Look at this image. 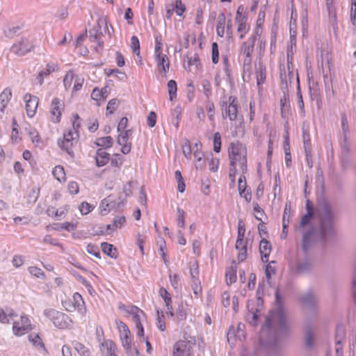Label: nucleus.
<instances>
[{
    "mask_svg": "<svg viewBox=\"0 0 356 356\" xmlns=\"http://www.w3.org/2000/svg\"><path fill=\"white\" fill-rule=\"evenodd\" d=\"M107 30L108 35H111L108 29V24L106 20L99 19L97 21L96 24L92 29L89 31V38L91 42H97V45L95 47L97 52H101L103 49L104 42L102 40V36L104 32Z\"/></svg>",
    "mask_w": 356,
    "mask_h": 356,
    "instance_id": "39448f33",
    "label": "nucleus"
},
{
    "mask_svg": "<svg viewBox=\"0 0 356 356\" xmlns=\"http://www.w3.org/2000/svg\"><path fill=\"white\" fill-rule=\"evenodd\" d=\"M29 272L33 276L38 278L41 277L42 276H44V273L42 272V270L40 268L35 266L29 267Z\"/></svg>",
    "mask_w": 356,
    "mask_h": 356,
    "instance_id": "774afa93",
    "label": "nucleus"
},
{
    "mask_svg": "<svg viewBox=\"0 0 356 356\" xmlns=\"http://www.w3.org/2000/svg\"><path fill=\"white\" fill-rule=\"evenodd\" d=\"M28 134L33 143L38 144L40 142L39 134L35 129L30 128Z\"/></svg>",
    "mask_w": 356,
    "mask_h": 356,
    "instance_id": "bf43d9fd",
    "label": "nucleus"
},
{
    "mask_svg": "<svg viewBox=\"0 0 356 356\" xmlns=\"http://www.w3.org/2000/svg\"><path fill=\"white\" fill-rule=\"evenodd\" d=\"M115 206L116 202L113 200V195H108L101 202L99 209L102 215L107 214L111 209H114Z\"/></svg>",
    "mask_w": 356,
    "mask_h": 356,
    "instance_id": "dca6fc26",
    "label": "nucleus"
},
{
    "mask_svg": "<svg viewBox=\"0 0 356 356\" xmlns=\"http://www.w3.org/2000/svg\"><path fill=\"white\" fill-rule=\"evenodd\" d=\"M110 159V154L106 152L103 149H98L96 152V165L98 167L104 166L108 163Z\"/></svg>",
    "mask_w": 356,
    "mask_h": 356,
    "instance_id": "b1692460",
    "label": "nucleus"
},
{
    "mask_svg": "<svg viewBox=\"0 0 356 356\" xmlns=\"http://www.w3.org/2000/svg\"><path fill=\"white\" fill-rule=\"evenodd\" d=\"M213 150L218 153L221 149V136L219 132H216L213 135Z\"/></svg>",
    "mask_w": 356,
    "mask_h": 356,
    "instance_id": "a19ab883",
    "label": "nucleus"
},
{
    "mask_svg": "<svg viewBox=\"0 0 356 356\" xmlns=\"http://www.w3.org/2000/svg\"><path fill=\"white\" fill-rule=\"evenodd\" d=\"M113 140L111 136H106L99 138L95 142L97 146L102 147L104 148H109L113 145Z\"/></svg>",
    "mask_w": 356,
    "mask_h": 356,
    "instance_id": "72a5a7b5",
    "label": "nucleus"
},
{
    "mask_svg": "<svg viewBox=\"0 0 356 356\" xmlns=\"http://www.w3.org/2000/svg\"><path fill=\"white\" fill-rule=\"evenodd\" d=\"M155 60L159 67L161 68V70L166 73L169 70L170 62L168 56L163 53H158L155 55Z\"/></svg>",
    "mask_w": 356,
    "mask_h": 356,
    "instance_id": "4be33fe9",
    "label": "nucleus"
},
{
    "mask_svg": "<svg viewBox=\"0 0 356 356\" xmlns=\"http://www.w3.org/2000/svg\"><path fill=\"white\" fill-rule=\"evenodd\" d=\"M305 346L307 348H312L314 344V332L312 327L307 325L304 328Z\"/></svg>",
    "mask_w": 356,
    "mask_h": 356,
    "instance_id": "6ab92c4d",
    "label": "nucleus"
},
{
    "mask_svg": "<svg viewBox=\"0 0 356 356\" xmlns=\"http://www.w3.org/2000/svg\"><path fill=\"white\" fill-rule=\"evenodd\" d=\"M77 140H63L61 143L58 142V145L63 149H64L69 155L73 156L74 153L72 150V147L76 145Z\"/></svg>",
    "mask_w": 356,
    "mask_h": 356,
    "instance_id": "473e14b6",
    "label": "nucleus"
},
{
    "mask_svg": "<svg viewBox=\"0 0 356 356\" xmlns=\"http://www.w3.org/2000/svg\"><path fill=\"white\" fill-rule=\"evenodd\" d=\"M74 78V75L72 70H70L66 73L63 79V84L66 89L71 87Z\"/></svg>",
    "mask_w": 356,
    "mask_h": 356,
    "instance_id": "37998d69",
    "label": "nucleus"
},
{
    "mask_svg": "<svg viewBox=\"0 0 356 356\" xmlns=\"http://www.w3.org/2000/svg\"><path fill=\"white\" fill-rule=\"evenodd\" d=\"M44 315L58 329H67L72 326V320L63 312L54 309H46L44 311Z\"/></svg>",
    "mask_w": 356,
    "mask_h": 356,
    "instance_id": "20e7f679",
    "label": "nucleus"
},
{
    "mask_svg": "<svg viewBox=\"0 0 356 356\" xmlns=\"http://www.w3.org/2000/svg\"><path fill=\"white\" fill-rule=\"evenodd\" d=\"M212 62L216 64L219 60L218 46L216 42L212 43Z\"/></svg>",
    "mask_w": 356,
    "mask_h": 356,
    "instance_id": "6e6d98bb",
    "label": "nucleus"
},
{
    "mask_svg": "<svg viewBox=\"0 0 356 356\" xmlns=\"http://www.w3.org/2000/svg\"><path fill=\"white\" fill-rule=\"evenodd\" d=\"M131 188H132V181H128L124 186H123V193L124 194V197L122 198V195L119 196V199L121 200V202L123 203L124 200H126L127 197L129 196L131 194Z\"/></svg>",
    "mask_w": 356,
    "mask_h": 356,
    "instance_id": "a18cd8bd",
    "label": "nucleus"
},
{
    "mask_svg": "<svg viewBox=\"0 0 356 356\" xmlns=\"http://www.w3.org/2000/svg\"><path fill=\"white\" fill-rule=\"evenodd\" d=\"M12 96L10 89L6 88L0 94V113H3L5 108Z\"/></svg>",
    "mask_w": 356,
    "mask_h": 356,
    "instance_id": "393cba45",
    "label": "nucleus"
},
{
    "mask_svg": "<svg viewBox=\"0 0 356 356\" xmlns=\"http://www.w3.org/2000/svg\"><path fill=\"white\" fill-rule=\"evenodd\" d=\"M86 250L89 254L95 256L97 258H101L100 252L97 245L93 244H88L87 245Z\"/></svg>",
    "mask_w": 356,
    "mask_h": 356,
    "instance_id": "8fccbe9b",
    "label": "nucleus"
},
{
    "mask_svg": "<svg viewBox=\"0 0 356 356\" xmlns=\"http://www.w3.org/2000/svg\"><path fill=\"white\" fill-rule=\"evenodd\" d=\"M126 222L124 216H117L113 219V224L115 229L122 227Z\"/></svg>",
    "mask_w": 356,
    "mask_h": 356,
    "instance_id": "e2e57ef3",
    "label": "nucleus"
},
{
    "mask_svg": "<svg viewBox=\"0 0 356 356\" xmlns=\"http://www.w3.org/2000/svg\"><path fill=\"white\" fill-rule=\"evenodd\" d=\"M222 118L228 117L230 121L237 119L238 115V102L234 96H230L227 102H223L222 104Z\"/></svg>",
    "mask_w": 356,
    "mask_h": 356,
    "instance_id": "423d86ee",
    "label": "nucleus"
},
{
    "mask_svg": "<svg viewBox=\"0 0 356 356\" xmlns=\"http://www.w3.org/2000/svg\"><path fill=\"white\" fill-rule=\"evenodd\" d=\"M79 210L82 214L86 215L91 211L92 206L89 203L83 202L79 206Z\"/></svg>",
    "mask_w": 356,
    "mask_h": 356,
    "instance_id": "338daca9",
    "label": "nucleus"
},
{
    "mask_svg": "<svg viewBox=\"0 0 356 356\" xmlns=\"http://www.w3.org/2000/svg\"><path fill=\"white\" fill-rule=\"evenodd\" d=\"M206 111H207L209 119L213 121L215 114L213 103L208 102L206 105Z\"/></svg>",
    "mask_w": 356,
    "mask_h": 356,
    "instance_id": "680f3d73",
    "label": "nucleus"
},
{
    "mask_svg": "<svg viewBox=\"0 0 356 356\" xmlns=\"http://www.w3.org/2000/svg\"><path fill=\"white\" fill-rule=\"evenodd\" d=\"M313 235V229H310L304 233L302 241V249L305 252H307L312 246V236Z\"/></svg>",
    "mask_w": 356,
    "mask_h": 356,
    "instance_id": "bb28decb",
    "label": "nucleus"
},
{
    "mask_svg": "<svg viewBox=\"0 0 356 356\" xmlns=\"http://www.w3.org/2000/svg\"><path fill=\"white\" fill-rule=\"evenodd\" d=\"M122 345L125 349L127 354L129 355L131 351V339L130 338V331H127L120 334Z\"/></svg>",
    "mask_w": 356,
    "mask_h": 356,
    "instance_id": "cd10ccee",
    "label": "nucleus"
},
{
    "mask_svg": "<svg viewBox=\"0 0 356 356\" xmlns=\"http://www.w3.org/2000/svg\"><path fill=\"white\" fill-rule=\"evenodd\" d=\"M254 48L248 46L246 43H243L241 47V54L245 57H251L252 56Z\"/></svg>",
    "mask_w": 356,
    "mask_h": 356,
    "instance_id": "49530a36",
    "label": "nucleus"
},
{
    "mask_svg": "<svg viewBox=\"0 0 356 356\" xmlns=\"http://www.w3.org/2000/svg\"><path fill=\"white\" fill-rule=\"evenodd\" d=\"M58 70V66L55 63H49L47 64L46 67L41 70L38 76L37 77V80L38 81L39 84L41 86L44 83V77L49 75L51 73Z\"/></svg>",
    "mask_w": 356,
    "mask_h": 356,
    "instance_id": "2eb2a0df",
    "label": "nucleus"
},
{
    "mask_svg": "<svg viewBox=\"0 0 356 356\" xmlns=\"http://www.w3.org/2000/svg\"><path fill=\"white\" fill-rule=\"evenodd\" d=\"M72 345L75 350L79 354L80 356H90V348L82 343L77 341H74L72 342Z\"/></svg>",
    "mask_w": 356,
    "mask_h": 356,
    "instance_id": "c85d7f7f",
    "label": "nucleus"
},
{
    "mask_svg": "<svg viewBox=\"0 0 356 356\" xmlns=\"http://www.w3.org/2000/svg\"><path fill=\"white\" fill-rule=\"evenodd\" d=\"M290 210H291L290 202H289V203L286 202L285 204L283 216H282V233L281 234L282 238H285L287 235V229H288L289 224Z\"/></svg>",
    "mask_w": 356,
    "mask_h": 356,
    "instance_id": "f3484780",
    "label": "nucleus"
},
{
    "mask_svg": "<svg viewBox=\"0 0 356 356\" xmlns=\"http://www.w3.org/2000/svg\"><path fill=\"white\" fill-rule=\"evenodd\" d=\"M255 218L257 220H259L261 221V222H259L258 224V226H257V228H258V230H259V235L261 236H267L268 234V232H267V230H266V227L265 226V224L264 222H263L261 221V218L257 216H255Z\"/></svg>",
    "mask_w": 356,
    "mask_h": 356,
    "instance_id": "13d9d810",
    "label": "nucleus"
},
{
    "mask_svg": "<svg viewBox=\"0 0 356 356\" xmlns=\"http://www.w3.org/2000/svg\"><path fill=\"white\" fill-rule=\"evenodd\" d=\"M300 301L305 306L314 308L317 302V299L315 294L309 291L300 297Z\"/></svg>",
    "mask_w": 356,
    "mask_h": 356,
    "instance_id": "412c9836",
    "label": "nucleus"
},
{
    "mask_svg": "<svg viewBox=\"0 0 356 356\" xmlns=\"http://www.w3.org/2000/svg\"><path fill=\"white\" fill-rule=\"evenodd\" d=\"M317 216L319 221V236L323 243H326L335 234L334 212L328 201L323 200L319 202Z\"/></svg>",
    "mask_w": 356,
    "mask_h": 356,
    "instance_id": "f257e3e1",
    "label": "nucleus"
},
{
    "mask_svg": "<svg viewBox=\"0 0 356 356\" xmlns=\"http://www.w3.org/2000/svg\"><path fill=\"white\" fill-rule=\"evenodd\" d=\"M225 15L223 13H221L219 14L218 19H217V26H216V31L217 34L220 37H223L225 33Z\"/></svg>",
    "mask_w": 356,
    "mask_h": 356,
    "instance_id": "2f4dec72",
    "label": "nucleus"
},
{
    "mask_svg": "<svg viewBox=\"0 0 356 356\" xmlns=\"http://www.w3.org/2000/svg\"><path fill=\"white\" fill-rule=\"evenodd\" d=\"M275 302L277 309L273 312L266 319V325L268 329H274L278 332H285L287 330L286 315L282 309V298L279 290L275 291Z\"/></svg>",
    "mask_w": 356,
    "mask_h": 356,
    "instance_id": "f03ea898",
    "label": "nucleus"
},
{
    "mask_svg": "<svg viewBox=\"0 0 356 356\" xmlns=\"http://www.w3.org/2000/svg\"><path fill=\"white\" fill-rule=\"evenodd\" d=\"M201 85L203 88V92L204 95L207 99H209L212 94L211 83L208 80L204 79L202 80Z\"/></svg>",
    "mask_w": 356,
    "mask_h": 356,
    "instance_id": "79ce46f5",
    "label": "nucleus"
},
{
    "mask_svg": "<svg viewBox=\"0 0 356 356\" xmlns=\"http://www.w3.org/2000/svg\"><path fill=\"white\" fill-rule=\"evenodd\" d=\"M119 100L116 98L111 99L107 105L106 115L112 114L119 105Z\"/></svg>",
    "mask_w": 356,
    "mask_h": 356,
    "instance_id": "ea45409f",
    "label": "nucleus"
},
{
    "mask_svg": "<svg viewBox=\"0 0 356 356\" xmlns=\"http://www.w3.org/2000/svg\"><path fill=\"white\" fill-rule=\"evenodd\" d=\"M276 261H271L266 266V268H265V275H266V277L268 280V281H269L271 278V276L272 275H275V273H276V269L275 267L272 266V264H275Z\"/></svg>",
    "mask_w": 356,
    "mask_h": 356,
    "instance_id": "de8ad7c7",
    "label": "nucleus"
},
{
    "mask_svg": "<svg viewBox=\"0 0 356 356\" xmlns=\"http://www.w3.org/2000/svg\"><path fill=\"white\" fill-rule=\"evenodd\" d=\"M74 308L76 309L81 316L86 314V307L82 296L79 293H75L73 296Z\"/></svg>",
    "mask_w": 356,
    "mask_h": 356,
    "instance_id": "aec40b11",
    "label": "nucleus"
},
{
    "mask_svg": "<svg viewBox=\"0 0 356 356\" xmlns=\"http://www.w3.org/2000/svg\"><path fill=\"white\" fill-rule=\"evenodd\" d=\"M32 45L27 39L22 38L19 42L14 44L10 51L17 56H23L29 52Z\"/></svg>",
    "mask_w": 356,
    "mask_h": 356,
    "instance_id": "9d476101",
    "label": "nucleus"
},
{
    "mask_svg": "<svg viewBox=\"0 0 356 356\" xmlns=\"http://www.w3.org/2000/svg\"><path fill=\"white\" fill-rule=\"evenodd\" d=\"M228 152L230 165H236L238 163L242 172L245 173L247 172L246 150L242 144L238 142L232 143Z\"/></svg>",
    "mask_w": 356,
    "mask_h": 356,
    "instance_id": "7ed1b4c3",
    "label": "nucleus"
},
{
    "mask_svg": "<svg viewBox=\"0 0 356 356\" xmlns=\"http://www.w3.org/2000/svg\"><path fill=\"white\" fill-rule=\"evenodd\" d=\"M29 341L36 348L44 349V345L38 334H31L29 335Z\"/></svg>",
    "mask_w": 356,
    "mask_h": 356,
    "instance_id": "f704fd0d",
    "label": "nucleus"
},
{
    "mask_svg": "<svg viewBox=\"0 0 356 356\" xmlns=\"http://www.w3.org/2000/svg\"><path fill=\"white\" fill-rule=\"evenodd\" d=\"M63 108V104L62 101L55 97L53 99L51 104V115L52 117H55V120L52 119L54 122H58L60 121L61 111Z\"/></svg>",
    "mask_w": 356,
    "mask_h": 356,
    "instance_id": "f8f14e48",
    "label": "nucleus"
},
{
    "mask_svg": "<svg viewBox=\"0 0 356 356\" xmlns=\"http://www.w3.org/2000/svg\"><path fill=\"white\" fill-rule=\"evenodd\" d=\"M39 188H32L31 192L29 193V202L30 203H35L38 198V196H39Z\"/></svg>",
    "mask_w": 356,
    "mask_h": 356,
    "instance_id": "052dcab7",
    "label": "nucleus"
},
{
    "mask_svg": "<svg viewBox=\"0 0 356 356\" xmlns=\"http://www.w3.org/2000/svg\"><path fill=\"white\" fill-rule=\"evenodd\" d=\"M236 22L238 24V29L237 31L238 33H246L249 30V26L246 24V19L236 21Z\"/></svg>",
    "mask_w": 356,
    "mask_h": 356,
    "instance_id": "864d4df0",
    "label": "nucleus"
},
{
    "mask_svg": "<svg viewBox=\"0 0 356 356\" xmlns=\"http://www.w3.org/2000/svg\"><path fill=\"white\" fill-rule=\"evenodd\" d=\"M131 47L132 51L137 55L140 54V42L138 38L134 35L131 38Z\"/></svg>",
    "mask_w": 356,
    "mask_h": 356,
    "instance_id": "c03bdc74",
    "label": "nucleus"
},
{
    "mask_svg": "<svg viewBox=\"0 0 356 356\" xmlns=\"http://www.w3.org/2000/svg\"><path fill=\"white\" fill-rule=\"evenodd\" d=\"M263 304V300L261 298H258L257 299V305L258 307L255 309L254 308L250 309V305L248 304V313L246 315L247 321L253 326L257 325L258 315L257 312L259 311V307H261Z\"/></svg>",
    "mask_w": 356,
    "mask_h": 356,
    "instance_id": "4468645a",
    "label": "nucleus"
},
{
    "mask_svg": "<svg viewBox=\"0 0 356 356\" xmlns=\"http://www.w3.org/2000/svg\"><path fill=\"white\" fill-rule=\"evenodd\" d=\"M168 89L170 96V100L172 101L177 94V83L174 80H170L168 83Z\"/></svg>",
    "mask_w": 356,
    "mask_h": 356,
    "instance_id": "4c0bfd02",
    "label": "nucleus"
},
{
    "mask_svg": "<svg viewBox=\"0 0 356 356\" xmlns=\"http://www.w3.org/2000/svg\"><path fill=\"white\" fill-rule=\"evenodd\" d=\"M54 177L60 182L65 180V173L64 168L61 165L56 166L53 170Z\"/></svg>",
    "mask_w": 356,
    "mask_h": 356,
    "instance_id": "c9c22d12",
    "label": "nucleus"
},
{
    "mask_svg": "<svg viewBox=\"0 0 356 356\" xmlns=\"http://www.w3.org/2000/svg\"><path fill=\"white\" fill-rule=\"evenodd\" d=\"M271 252V245L266 238H263L259 244V252L263 262H267L268 260H264V258H268Z\"/></svg>",
    "mask_w": 356,
    "mask_h": 356,
    "instance_id": "5701e85b",
    "label": "nucleus"
},
{
    "mask_svg": "<svg viewBox=\"0 0 356 356\" xmlns=\"http://www.w3.org/2000/svg\"><path fill=\"white\" fill-rule=\"evenodd\" d=\"M232 264L233 265L227 270L225 274L226 281L228 285H230L236 281V266L235 265V261H233Z\"/></svg>",
    "mask_w": 356,
    "mask_h": 356,
    "instance_id": "c756f323",
    "label": "nucleus"
},
{
    "mask_svg": "<svg viewBox=\"0 0 356 356\" xmlns=\"http://www.w3.org/2000/svg\"><path fill=\"white\" fill-rule=\"evenodd\" d=\"M13 331L15 335L22 336L31 330V324L26 315H22L20 321H13Z\"/></svg>",
    "mask_w": 356,
    "mask_h": 356,
    "instance_id": "0eeeda50",
    "label": "nucleus"
},
{
    "mask_svg": "<svg viewBox=\"0 0 356 356\" xmlns=\"http://www.w3.org/2000/svg\"><path fill=\"white\" fill-rule=\"evenodd\" d=\"M24 100L26 102V111L27 115L29 118L33 117L38 108L39 102L38 98L28 93L24 95Z\"/></svg>",
    "mask_w": 356,
    "mask_h": 356,
    "instance_id": "6e6552de",
    "label": "nucleus"
},
{
    "mask_svg": "<svg viewBox=\"0 0 356 356\" xmlns=\"http://www.w3.org/2000/svg\"><path fill=\"white\" fill-rule=\"evenodd\" d=\"M101 248L104 254H107L111 258H117L118 251L116 248L113 247V245L106 242H103L101 244Z\"/></svg>",
    "mask_w": 356,
    "mask_h": 356,
    "instance_id": "7c9ffc66",
    "label": "nucleus"
},
{
    "mask_svg": "<svg viewBox=\"0 0 356 356\" xmlns=\"http://www.w3.org/2000/svg\"><path fill=\"white\" fill-rule=\"evenodd\" d=\"M137 311L143 313V312L139 309L137 307H133L130 310L129 313L133 315V320L136 323V327H141L142 323L140 320V316L138 314Z\"/></svg>",
    "mask_w": 356,
    "mask_h": 356,
    "instance_id": "58836bf2",
    "label": "nucleus"
},
{
    "mask_svg": "<svg viewBox=\"0 0 356 356\" xmlns=\"http://www.w3.org/2000/svg\"><path fill=\"white\" fill-rule=\"evenodd\" d=\"M17 314L10 307L0 308V322L2 323H9L10 320L17 317Z\"/></svg>",
    "mask_w": 356,
    "mask_h": 356,
    "instance_id": "a211bd4d",
    "label": "nucleus"
},
{
    "mask_svg": "<svg viewBox=\"0 0 356 356\" xmlns=\"http://www.w3.org/2000/svg\"><path fill=\"white\" fill-rule=\"evenodd\" d=\"M246 179L245 175H241L238 179V188L241 196L245 192L246 189Z\"/></svg>",
    "mask_w": 356,
    "mask_h": 356,
    "instance_id": "3c124183",
    "label": "nucleus"
},
{
    "mask_svg": "<svg viewBox=\"0 0 356 356\" xmlns=\"http://www.w3.org/2000/svg\"><path fill=\"white\" fill-rule=\"evenodd\" d=\"M314 215H312L309 212L307 213L305 215H304L300 222L299 225V231L302 232V229L307 224L309 223L311 218L313 217Z\"/></svg>",
    "mask_w": 356,
    "mask_h": 356,
    "instance_id": "5fc2aeb1",
    "label": "nucleus"
},
{
    "mask_svg": "<svg viewBox=\"0 0 356 356\" xmlns=\"http://www.w3.org/2000/svg\"><path fill=\"white\" fill-rule=\"evenodd\" d=\"M177 225L179 227L184 228L185 226V211L180 209L177 208Z\"/></svg>",
    "mask_w": 356,
    "mask_h": 356,
    "instance_id": "09e8293b",
    "label": "nucleus"
},
{
    "mask_svg": "<svg viewBox=\"0 0 356 356\" xmlns=\"http://www.w3.org/2000/svg\"><path fill=\"white\" fill-rule=\"evenodd\" d=\"M191 346L186 341H178L174 345V356H190Z\"/></svg>",
    "mask_w": 356,
    "mask_h": 356,
    "instance_id": "9b49d317",
    "label": "nucleus"
},
{
    "mask_svg": "<svg viewBox=\"0 0 356 356\" xmlns=\"http://www.w3.org/2000/svg\"><path fill=\"white\" fill-rule=\"evenodd\" d=\"M255 74L257 86L260 87L265 83L266 79V67L261 61L255 64Z\"/></svg>",
    "mask_w": 356,
    "mask_h": 356,
    "instance_id": "ddd939ff",
    "label": "nucleus"
},
{
    "mask_svg": "<svg viewBox=\"0 0 356 356\" xmlns=\"http://www.w3.org/2000/svg\"><path fill=\"white\" fill-rule=\"evenodd\" d=\"M247 244H248V241H245V244L243 245V247L239 250L238 257H237L238 263H241V262L245 261L247 258Z\"/></svg>",
    "mask_w": 356,
    "mask_h": 356,
    "instance_id": "603ef678",
    "label": "nucleus"
},
{
    "mask_svg": "<svg viewBox=\"0 0 356 356\" xmlns=\"http://www.w3.org/2000/svg\"><path fill=\"white\" fill-rule=\"evenodd\" d=\"M120 132V134L118 137L117 142L120 146H122V152L124 154H127L129 153L131 149V144L127 141L132 131L131 129H128Z\"/></svg>",
    "mask_w": 356,
    "mask_h": 356,
    "instance_id": "1a4fd4ad",
    "label": "nucleus"
},
{
    "mask_svg": "<svg viewBox=\"0 0 356 356\" xmlns=\"http://www.w3.org/2000/svg\"><path fill=\"white\" fill-rule=\"evenodd\" d=\"M102 346L106 348L104 356H118V347L116 344L111 340L104 341L102 343Z\"/></svg>",
    "mask_w": 356,
    "mask_h": 356,
    "instance_id": "a878e982",
    "label": "nucleus"
},
{
    "mask_svg": "<svg viewBox=\"0 0 356 356\" xmlns=\"http://www.w3.org/2000/svg\"><path fill=\"white\" fill-rule=\"evenodd\" d=\"M312 263L309 261H303L298 265V270L300 272H307L312 269Z\"/></svg>",
    "mask_w": 356,
    "mask_h": 356,
    "instance_id": "0e129e2a",
    "label": "nucleus"
},
{
    "mask_svg": "<svg viewBox=\"0 0 356 356\" xmlns=\"http://www.w3.org/2000/svg\"><path fill=\"white\" fill-rule=\"evenodd\" d=\"M302 139L305 151H306V149L307 150V148H309V150H312L309 132L304 126L302 127Z\"/></svg>",
    "mask_w": 356,
    "mask_h": 356,
    "instance_id": "e433bc0d",
    "label": "nucleus"
},
{
    "mask_svg": "<svg viewBox=\"0 0 356 356\" xmlns=\"http://www.w3.org/2000/svg\"><path fill=\"white\" fill-rule=\"evenodd\" d=\"M78 133L76 131L69 130L67 132H65L63 134L64 140H77Z\"/></svg>",
    "mask_w": 356,
    "mask_h": 356,
    "instance_id": "4d7b16f0",
    "label": "nucleus"
},
{
    "mask_svg": "<svg viewBox=\"0 0 356 356\" xmlns=\"http://www.w3.org/2000/svg\"><path fill=\"white\" fill-rule=\"evenodd\" d=\"M350 20L353 25L356 22V0H352L350 8Z\"/></svg>",
    "mask_w": 356,
    "mask_h": 356,
    "instance_id": "69168bd1",
    "label": "nucleus"
}]
</instances>
